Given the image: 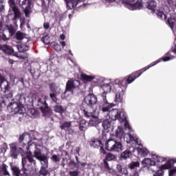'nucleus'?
I'll list each match as a JSON object with an SVG mask.
<instances>
[{
  "label": "nucleus",
  "instance_id": "4",
  "mask_svg": "<svg viewBox=\"0 0 176 176\" xmlns=\"http://www.w3.org/2000/svg\"><path fill=\"white\" fill-rule=\"evenodd\" d=\"M130 76V74L126 76L125 78H117L115 80L116 85H118V92L116 94V98L115 102H123V95L124 94V91H123V89H122V86L124 89H127V85H130L131 83L127 82V79Z\"/></svg>",
  "mask_w": 176,
  "mask_h": 176
},
{
  "label": "nucleus",
  "instance_id": "18",
  "mask_svg": "<svg viewBox=\"0 0 176 176\" xmlns=\"http://www.w3.org/2000/svg\"><path fill=\"white\" fill-rule=\"evenodd\" d=\"M58 89V87L56 85V83L52 82L50 84V90L51 91V94H50V97L52 100L54 102H57V90Z\"/></svg>",
  "mask_w": 176,
  "mask_h": 176
},
{
  "label": "nucleus",
  "instance_id": "13",
  "mask_svg": "<svg viewBox=\"0 0 176 176\" xmlns=\"http://www.w3.org/2000/svg\"><path fill=\"white\" fill-rule=\"evenodd\" d=\"M34 0H23L21 3L23 12L25 13V17H30V14L32 12L31 11V5Z\"/></svg>",
  "mask_w": 176,
  "mask_h": 176
},
{
  "label": "nucleus",
  "instance_id": "26",
  "mask_svg": "<svg viewBox=\"0 0 176 176\" xmlns=\"http://www.w3.org/2000/svg\"><path fill=\"white\" fill-rule=\"evenodd\" d=\"M80 80L84 82V83H87V82H91L94 79V76H89L85 73H81L80 75Z\"/></svg>",
  "mask_w": 176,
  "mask_h": 176
},
{
  "label": "nucleus",
  "instance_id": "30",
  "mask_svg": "<svg viewBox=\"0 0 176 176\" xmlns=\"http://www.w3.org/2000/svg\"><path fill=\"white\" fill-rule=\"evenodd\" d=\"M68 1L67 2V6H72L69 7V9H74V8H76L78 7V5H79V3H81L82 1H80V0H66Z\"/></svg>",
  "mask_w": 176,
  "mask_h": 176
},
{
  "label": "nucleus",
  "instance_id": "38",
  "mask_svg": "<svg viewBox=\"0 0 176 176\" xmlns=\"http://www.w3.org/2000/svg\"><path fill=\"white\" fill-rule=\"evenodd\" d=\"M104 160L107 162H112L113 160H116V155L113 154L112 153H108L107 154L106 153V157L104 158Z\"/></svg>",
  "mask_w": 176,
  "mask_h": 176
},
{
  "label": "nucleus",
  "instance_id": "36",
  "mask_svg": "<svg viewBox=\"0 0 176 176\" xmlns=\"http://www.w3.org/2000/svg\"><path fill=\"white\" fill-rule=\"evenodd\" d=\"M112 123V121L109 119H106L102 122V127L104 130H108V129H111V124Z\"/></svg>",
  "mask_w": 176,
  "mask_h": 176
},
{
  "label": "nucleus",
  "instance_id": "25",
  "mask_svg": "<svg viewBox=\"0 0 176 176\" xmlns=\"http://www.w3.org/2000/svg\"><path fill=\"white\" fill-rule=\"evenodd\" d=\"M170 165L168 164V162H166V164H164L161 166L160 169L158 170L154 176H163L164 174V171L163 170H168V168H170Z\"/></svg>",
  "mask_w": 176,
  "mask_h": 176
},
{
  "label": "nucleus",
  "instance_id": "46",
  "mask_svg": "<svg viewBox=\"0 0 176 176\" xmlns=\"http://www.w3.org/2000/svg\"><path fill=\"white\" fill-rule=\"evenodd\" d=\"M102 166L105 171H111V166H109V164H108V161L104 160Z\"/></svg>",
  "mask_w": 176,
  "mask_h": 176
},
{
  "label": "nucleus",
  "instance_id": "16",
  "mask_svg": "<svg viewBox=\"0 0 176 176\" xmlns=\"http://www.w3.org/2000/svg\"><path fill=\"white\" fill-rule=\"evenodd\" d=\"M27 162H29L30 164H34V166L36 164V160L34 159V155H32V153H31V151H29V154L22 158V166L23 167H28L31 170L30 166H28V164L26 165Z\"/></svg>",
  "mask_w": 176,
  "mask_h": 176
},
{
  "label": "nucleus",
  "instance_id": "59",
  "mask_svg": "<svg viewBox=\"0 0 176 176\" xmlns=\"http://www.w3.org/2000/svg\"><path fill=\"white\" fill-rule=\"evenodd\" d=\"M69 175H71V176H78V175H79V172L76 171V170H75V171H70L69 172Z\"/></svg>",
  "mask_w": 176,
  "mask_h": 176
},
{
  "label": "nucleus",
  "instance_id": "57",
  "mask_svg": "<svg viewBox=\"0 0 176 176\" xmlns=\"http://www.w3.org/2000/svg\"><path fill=\"white\" fill-rule=\"evenodd\" d=\"M112 109V107H102V112H109Z\"/></svg>",
  "mask_w": 176,
  "mask_h": 176
},
{
  "label": "nucleus",
  "instance_id": "2",
  "mask_svg": "<svg viewBox=\"0 0 176 176\" xmlns=\"http://www.w3.org/2000/svg\"><path fill=\"white\" fill-rule=\"evenodd\" d=\"M170 60H171V57L170 56H162L159 60L151 63L148 65L146 66L144 68L138 70L135 72H133L132 74H130V76L126 79L127 83H133L134 80H135L137 78H140V76H141V74H144L145 71L149 69V68H151V67H154V65H156V64H159V63H160L161 61L166 62V61H170Z\"/></svg>",
  "mask_w": 176,
  "mask_h": 176
},
{
  "label": "nucleus",
  "instance_id": "42",
  "mask_svg": "<svg viewBox=\"0 0 176 176\" xmlns=\"http://www.w3.org/2000/svg\"><path fill=\"white\" fill-rule=\"evenodd\" d=\"M76 164L77 166V168H79V167H80V166H82V167H86L87 163L86 162H80V161L79 160V157L78 156H76Z\"/></svg>",
  "mask_w": 176,
  "mask_h": 176
},
{
  "label": "nucleus",
  "instance_id": "50",
  "mask_svg": "<svg viewBox=\"0 0 176 176\" xmlns=\"http://www.w3.org/2000/svg\"><path fill=\"white\" fill-rule=\"evenodd\" d=\"M29 116L31 118H35V116H36L37 113H36V110H35V109H31L29 110Z\"/></svg>",
  "mask_w": 176,
  "mask_h": 176
},
{
  "label": "nucleus",
  "instance_id": "6",
  "mask_svg": "<svg viewBox=\"0 0 176 176\" xmlns=\"http://www.w3.org/2000/svg\"><path fill=\"white\" fill-rule=\"evenodd\" d=\"M105 149L110 152H120L123 151V144L113 139H109L105 143Z\"/></svg>",
  "mask_w": 176,
  "mask_h": 176
},
{
  "label": "nucleus",
  "instance_id": "49",
  "mask_svg": "<svg viewBox=\"0 0 176 176\" xmlns=\"http://www.w3.org/2000/svg\"><path fill=\"white\" fill-rule=\"evenodd\" d=\"M70 126H71V122H67L63 123L60 126V129L62 130H65V129H69Z\"/></svg>",
  "mask_w": 176,
  "mask_h": 176
},
{
  "label": "nucleus",
  "instance_id": "24",
  "mask_svg": "<svg viewBox=\"0 0 176 176\" xmlns=\"http://www.w3.org/2000/svg\"><path fill=\"white\" fill-rule=\"evenodd\" d=\"M119 115V109H113L109 111V118L111 120H118V116Z\"/></svg>",
  "mask_w": 176,
  "mask_h": 176
},
{
  "label": "nucleus",
  "instance_id": "12",
  "mask_svg": "<svg viewBox=\"0 0 176 176\" xmlns=\"http://www.w3.org/2000/svg\"><path fill=\"white\" fill-rule=\"evenodd\" d=\"M10 154L11 157L13 159H17L19 155H23L24 153V150L23 148H17V144L16 143H12L10 144Z\"/></svg>",
  "mask_w": 176,
  "mask_h": 176
},
{
  "label": "nucleus",
  "instance_id": "11",
  "mask_svg": "<svg viewBox=\"0 0 176 176\" xmlns=\"http://www.w3.org/2000/svg\"><path fill=\"white\" fill-rule=\"evenodd\" d=\"M83 102L89 108H94V105L98 102V98L94 94H88L84 98Z\"/></svg>",
  "mask_w": 176,
  "mask_h": 176
},
{
  "label": "nucleus",
  "instance_id": "3",
  "mask_svg": "<svg viewBox=\"0 0 176 176\" xmlns=\"http://www.w3.org/2000/svg\"><path fill=\"white\" fill-rule=\"evenodd\" d=\"M8 5L10 7V12L14 13V17L12 18L13 21H17V19L20 20V28H23V26L25 24V18L21 16V11L20 8L16 4V0H8Z\"/></svg>",
  "mask_w": 176,
  "mask_h": 176
},
{
  "label": "nucleus",
  "instance_id": "32",
  "mask_svg": "<svg viewBox=\"0 0 176 176\" xmlns=\"http://www.w3.org/2000/svg\"><path fill=\"white\" fill-rule=\"evenodd\" d=\"M18 51L19 53H24L25 52H28L30 50V46L26 44H21L17 46Z\"/></svg>",
  "mask_w": 176,
  "mask_h": 176
},
{
  "label": "nucleus",
  "instance_id": "9",
  "mask_svg": "<svg viewBox=\"0 0 176 176\" xmlns=\"http://www.w3.org/2000/svg\"><path fill=\"white\" fill-rule=\"evenodd\" d=\"M7 109L12 115H16V113L23 115L24 113V107L16 102H10Z\"/></svg>",
  "mask_w": 176,
  "mask_h": 176
},
{
  "label": "nucleus",
  "instance_id": "52",
  "mask_svg": "<svg viewBox=\"0 0 176 176\" xmlns=\"http://www.w3.org/2000/svg\"><path fill=\"white\" fill-rule=\"evenodd\" d=\"M68 166H69L70 167H75L76 168H78V166L76 165V162H75L74 160H70V161L68 163Z\"/></svg>",
  "mask_w": 176,
  "mask_h": 176
},
{
  "label": "nucleus",
  "instance_id": "45",
  "mask_svg": "<svg viewBox=\"0 0 176 176\" xmlns=\"http://www.w3.org/2000/svg\"><path fill=\"white\" fill-rule=\"evenodd\" d=\"M52 45L56 52H61V45H60L57 42L52 43Z\"/></svg>",
  "mask_w": 176,
  "mask_h": 176
},
{
  "label": "nucleus",
  "instance_id": "15",
  "mask_svg": "<svg viewBox=\"0 0 176 176\" xmlns=\"http://www.w3.org/2000/svg\"><path fill=\"white\" fill-rule=\"evenodd\" d=\"M104 91L102 94V98L103 100V104L102 105V107H111V108H113L114 105L112 103L108 102V100H107V94L111 91V86L107 85L106 87H104Z\"/></svg>",
  "mask_w": 176,
  "mask_h": 176
},
{
  "label": "nucleus",
  "instance_id": "64",
  "mask_svg": "<svg viewBox=\"0 0 176 176\" xmlns=\"http://www.w3.org/2000/svg\"><path fill=\"white\" fill-rule=\"evenodd\" d=\"M176 173V169H172L169 170V176H172L174 175V174H175Z\"/></svg>",
  "mask_w": 176,
  "mask_h": 176
},
{
  "label": "nucleus",
  "instance_id": "54",
  "mask_svg": "<svg viewBox=\"0 0 176 176\" xmlns=\"http://www.w3.org/2000/svg\"><path fill=\"white\" fill-rule=\"evenodd\" d=\"M124 128L127 130H131V126H130V123H129V121L126 120L125 122H124Z\"/></svg>",
  "mask_w": 176,
  "mask_h": 176
},
{
  "label": "nucleus",
  "instance_id": "10",
  "mask_svg": "<svg viewBox=\"0 0 176 176\" xmlns=\"http://www.w3.org/2000/svg\"><path fill=\"white\" fill-rule=\"evenodd\" d=\"M0 50L4 52L6 54H9L10 56H14V57H17L18 58H21L22 60H25L27 58V56H19L17 52H14V50L9 45H3L0 46Z\"/></svg>",
  "mask_w": 176,
  "mask_h": 176
},
{
  "label": "nucleus",
  "instance_id": "47",
  "mask_svg": "<svg viewBox=\"0 0 176 176\" xmlns=\"http://www.w3.org/2000/svg\"><path fill=\"white\" fill-rule=\"evenodd\" d=\"M51 160H52V162L54 163H58L60 162V160H61V158H60V157L57 155H53L51 157Z\"/></svg>",
  "mask_w": 176,
  "mask_h": 176
},
{
  "label": "nucleus",
  "instance_id": "31",
  "mask_svg": "<svg viewBox=\"0 0 176 176\" xmlns=\"http://www.w3.org/2000/svg\"><path fill=\"white\" fill-rule=\"evenodd\" d=\"M130 156H131V151L130 150H125L120 155L122 160H127Z\"/></svg>",
  "mask_w": 176,
  "mask_h": 176
},
{
  "label": "nucleus",
  "instance_id": "60",
  "mask_svg": "<svg viewBox=\"0 0 176 176\" xmlns=\"http://www.w3.org/2000/svg\"><path fill=\"white\" fill-rule=\"evenodd\" d=\"M95 124H96V121H94L93 120H90L88 123L89 127H91V126H94Z\"/></svg>",
  "mask_w": 176,
  "mask_h": 176
},
{
  "label": "nucleus",
  "instance_id": "48",
  "mask_svg": "<svg viewBox=\"0 0 176 176\" xmlns=\"http://www.w3.org/2000/svg\"><path fill=\"white\" fill-rule=\"evenodd\" d=\"M16 38L17 41H23L24 39V34L21 32H18L16 34Z\"/></svg>",
  "mask_w": 176,
  "mask_h": 176
},
{
  "label": "nucleus",
  "instance_id": "22",
  "mask_svg": "<svg viewBox=\"0 0 176 176\" xmlns=\"http://www.w3.org/2000/svg\"><path fill=\"white\" fill-rule=\"evenodd\" d=\"M157 6V3L155 0H150L146 3V8L151 10L152 13L156 12V7Z\"/></svg>",
  "mask_w": 176,
  "mask_h": 176
},
{
  "label": "nucleus",
  "instance_id": "51",
  "mask_svg": "<svg viewBox=\"0 0 176 176\" xmlns=\"http://www.w3.org/2000/svg\"><path fill=\"white\" fill-rule=\"evenodd\" d=\"M50 37H49V36L45 35L44 37H43L42 38V41L43 42V43H45V45H49V43H50Z\"/></svg>",
  "mask_w": 176,
  "mask_h": 176
},
{
  "label": "nucleus",
  "instance_id": "55",
  "mask_svg": "<svg viewBox=\"0 0 176 176\" xmlns=\"http://www.w3.org/2000/svg\"><path fill=\"white\" fill-rule=\"evenodd\" d=\"M175 163H176V159H170L168 161V164H169L170 167H171V166H174Z\"/></svg>",
  "mask_w": 176,
  "mask_h": 176
},
{
  "label": "nucleus",
  "instance_id": "1",
  "mask_svg": "<svg viewBox=\"0 0 176 176\" xmlns=\"http://www.w3.org/2000/svg\"><path fill=\"white\" fill-rule=\"evenodd\" d=\"M32 102L38 109H40L45 116H52L53 111L47 105L46 100L41 98L37 94H33L32 97Z\"/></svg>",
  "mask_w": 176,
  "mask_h": 176
},
{
  "label": "nucleus",
  "instance_id": "58",
  "mask_svg": "<svg viewBox=\"0 0 176 176\" xmlns=\"http://www.w3.org/2000/svg\"><path fill=\"white\" fill-rule=\"evenodd\" d=\"M50 28V23H49V22H45L44 23H43V28H44V30H47L48 28Z\"/></svg>",
  "mask_w": 176,
  "mask_h": 176
},
{
  "label": "nucleus",
  "instance_id": "35",
  "mask_svg": "<svg viewBox=\"0 0 176 176\" xmlns=\"http://www.w3.org/2000/svg\"><path fill=\"white\" fill-rule=\"evenodd\" d=\"M123 134H124V130L123 128L119 126L116 131V137L120 140H122Z\"/></svg>",
  "mask_w": 176,
  "mask_h": 176
},
{
  "label": "nucleus",
  "instance_id": "63",
  "mask_svg": "<svg viewBox=\"0 0 176 176\" xmlns=\"http://www.w3.org/2000/svg\"><path fill=\"white\" fill-rule=\"evenodd\" d=\"M29 71L32 76L34 78L35 76V69L30 68Z\"/></svg>",
  "mask_w": 176,
  "mask_h": 176
},
{
  "label": "nucleus",
  "instance_id": "19",
  "mask_svg": "<svg viewBox=\"0 0 176 176\" xmlns=\"http://www.w3.org/2000/svg\"><path fill=\"white\" fill-rule=\"evenodd\" d=\"M33 156L34 157H36L37 160H39V162L41 163L49 160L47 156H46L45 154H42V150H41L39 148L36 147Z\"/></svg>",
  "mask_w": 176,
  "mask_h": 176
},
{
  "label": "nucleus",
  "instance_id": "27",
  "mask_svg": "<svg viewBox=\"0 0 176 176\" xmlns=\"http://www.w3.org/2000/svg\"><path fill=\"white\" fill-rule=\"evenodd\" d=\"M117 120H118L120 123H124V122L127 120V114L126 112L119 111Z\"/></svg>",
  "mask_w": 176,
  "mask_h": 176
},
{
  "label": "nucleus",
  "instance_id": "44",
  "mask_svg": "<svg viewBox=\"0 0 176 176\" xmlns=\"http://www.w3.org/2000/svg\"><path fill=\"white\" fill-rule=\"evenodd\" d=\"M8 30L10 36H13V35H14V34H16V28H14V25H10L8 27Z\"/></svg>",
  "mask_w": 176,
  "mask_h": 176
},
{
  "label": "nucleus",
  "instance_id": "41",
  "mask_svg": "<svg viewBox=\"0 0 176 176\" xmlns=\"http://www.w3.org/2000/svg\"><path fill=\"white\" fill-rule=\"evenodd\" d=\"M156 15L158 19H160V20H166L167 19V15L164 14V12L157 10L156 12Z\"/></svg>",
  "mask_w": 176,
  "mask_h": 176
},
{
  "label": "nucleus",
  "instance_id": "39",
  "mask_svg": "<svg viewBox=\"0 0 176 176\" xmlns=\"http://www.w3.org/2000/svg\"><path fill=\"white\" fill-rule=\"evenodd\" d=\"M24 138H25V133H22L19 138V144L21 146H23V148H24V146L27 145V143H25Z\"/></svg>",
  "mask_w": 176,
  "mask_h": 176
},
{
  "label": "nucleus",
  "instance_id": "37",
  "mask_svg": "<svg viewBox=\"0 0 176 176\" xmlns=\"http://www.w3.org/2000/svg\"><path fill=\"white\" fill-rule=\"evenodd\" d=\"M166 23L168 25H169L171 30H174V25H175V19L169 17L166 21Z\"/></svg>",
  "mask_w": 176,
  "mask_h": 176
},
{
  "label": "nucleus",
  "instance_id": "17",
  "mask_svg": "<svg viewBox=\"0 0 176 176\" xmlns=\"http://www.w3.org/2000/svg\"><path fill=\"white\" fill-rule=\"evenodd\" d=\"M80 81L78 80H69L66 83L65 91H72L76 87H79Z\"/></svg>",
  "mask_w": 176,
  "mask_h": 176
},
{
  "label": "nucleus",
  "instance_id": "43",
  "mask_svg": "<svg viewBox=\"0 0 176 176\" xmlns=\"http://www.w3.org/2000/svg\"><path fill=\"white\" fill-rule=\"evenodd\" d=\"M140 166V162H132L129 165L128 167L131 170H134V168L138 167Z\"/></svg>",
  "mask_w": 176,
  "mask_h": 176
},
{
  "label": "nucleus",
  "instance_id": "56",
  "mask_svg": "<svg viewBox=\"0 0 176 176\" xmlns=\"http://www.w3.org/2000/svg\"><path fill=\"white\" fill-rule=\"evenodd\" d=\"M120 174L127 175V174H129V172L127 171V168H122V169H121V171L120 172Z\"/></svg>",
  "mask_w": 176,
  "mask_h": 176
},
{
  "label": "nucleus",
  "instance_id": "5",
  "mask_svg": "<svg viewBox=\"0 0 176 176\" xmlns=\"http://www.w3.org/2000/svg\"><path fill=\"white\" fill-rule=\"evenodd\" d=\"M0 87L1 91H3L6 97L7 98H13V91H12V87H10V82L8 81L6 78L0 74Z\"/></svg>",
  "mask_w": 176,
  "mask_h": 176
},
{
  "label": "nucleus",
  "instance_id": "28",
  "mask_svg": "<svg viewBox=\"0 0 176 176\" xmlns=\"http://www.w3.org/2000/svg\"><path fill=\"white\" fill-rule=\"evenodd\" d=\"M128 135L129 140L126 141L127 144H131L132 142L133 144H137V145H140V142H138L139 138L136 135L129 134Z\"/></svg>",
  "mask_w": 176,
  "mask_h": 176
},
{
  "label": "nucleus",
  "instance_id": "21",
  "mask_svg": "<svg viewBox=\"0 0 176 176\" xmlns=\"http://www.w3.org/2000/svg\"><path fill=\"white\" fill-rule=\"evenodd\" d=\"M82 115L87 119H98V116L96 115V110L90 111L86 109H81Z\"/></svg>",
  "mask_w": 176,
  "mask_h": 176
},
{
  "label": "nucleus",
  "instance_id": "8",
  "mask_svg": "<svg viewBox=\"0 0 176 176\" xmlns=\"http://www.w3.org/2000/svg\"><path fill=\"white\" fill-rule=\"evenodd\" d=\"M122 3H126L130 10H140L142 8V0H119Z\"/></svg>",
  "mask_w": 176,
  "mask_h": 176
},
{
  "label": "nucleus",
  "instance_id": "62",
  "mask_svg": "<svg viewBox=\"0 0 176 176\" xmlns=\"http://www.w3.org/2000/svg\"><path fill=\"white\" fill-rule=\"evenodd\" d=\"M1 41H8V38H6V35L3 34L2 36L0 35V42Z\"/></svg>",
  "mask_w": 176,
  "mask_h": 176
},
{
  "label": "nucleus",
  "instance_id": "33",
  "mask_svg": "<svg viewBox=\"0 0 176 176\" xmlns=\"http://www.w3.org/2000/svg\"><path fill=\"white\" fill-rule=\"evenodd\" d=\"M153 159L155 160V163H163V162H166L167 160V158L162 156H159L156 154L153 155Z\"/></svg>",
  "mask_w": 176,
  "mask_h": 176
},
{
  "label": "nucleus",
  "instance_id": "7",
  "mask_svg": "<svg viewBox=\"0 0 176 176\" xmlns=\"http://www.w3.org/2000/svg\"><path fill=\"white\" fill-rule=\"evenodd\" d=\"M11 171H12L13 176H30L31 175V168L28 166H22V170H20L19 167L14 166L11 167Z\"/></svg>",
  "mask_w": 176,
  "mask_h": 176
},
{
  "label": "nucleus",
  "instance_id": "53",
  "mask_svg": "<svg viewBox=\"0 0 176 176\" xmlns=\"http://www.w3.org/2000/svg\"><path fill=\"white\" fill-rule=\"evenodd\" d=\"M56 19L58 20V21H63V20H64V14H56Z\"/></svg>",
  "mask_w": 176,
  "mask_h": 176
},
{
  "label": "nucleus",
  "instance_id": "29",
  "mask_svg": "<svg viewBox=\"0 0 176 176\" xmlns=\"http://www.w3.org/2000/svg\"><path fill=\"white\" fill-rule=\"evenodd\" d=\"M142 164L145 166V167H151V166H155L156 164V162L155 161H152L151 159L149 158H144L142 161Z\"/></svg>",
  "mask_w": 176,
  "mask_h": 176
},
{
  "label": "nucleus",
  "instance_id": "14",
  "mask_svg": "<svg viewBox=\"0 0 176 176\" xmlns=\"http://www.w3.org/2000/svg\"><path fill=\"white\" fill-rule=\"evenodd\" d=\"M89 144L91 148H100V152L103 155L107 154V151H105V149L104 148V144H102L101 140L98 138H92L89 142Z\"/></svg>",
  "mask_w": 176,
  "mask_h": 176
},
{
  "label": "nucleus",
  "instance_id": "20",
  "mask_svg": "<svg viewBox=\"0 0 176 176\" xmlns=\"http://www.w3.org/2000/svg\"><path fill=\"white\" fill-rule=\"evenodd\" d=\"M49 160L41 162V170L38 176H49Z\"/></svg>",
  "mask_w": 176,
  "mask_h": 176
},
{
  "label": "nucleus",
  "instance_id": "23",
  "mask_svg": "<svg viewBox=\"0 0 176 176\" xmlns=\"http://www.w3.org/2000/svg\"><path fill=\"white\" fill-rule=\"evenodd\" d=\"M54 111L56 112V113H60L62 118H64V116H63V114L67 112V108L60 104H56L55 106H54Z\"/></svg>",
  "mask_w": 176,
  "mask_h": 176
},
{
  "label": "nucleus",
  "instance_id": "61",
  "mask_svg": "<svg viewBox=\"0 0 176 176\" xmlns=\"http://www.w3.org/2000/svg\"><path fill=\"white\" fill-rule=\"evenodd\" d=\"M5 10V5H3V1L0 2V12H3Z\"/></svg>",
  "mask_w": 176,
  "mask_h": 176
},
{
  "label": "nucleus",
  "instance_id": "40",
  "mask_svg": "<svg viewBox=\"0 0 176 176\" xmlns=\"http://www.w3.org/2000/svg\"><path fill=\"white\" fill-rule=\"evenodd\" d=\"M1 173L4 176H10V173H9V171L8 170V165L6 164H2Z\"/></svg>",
  "mask_w": 176,
  "mask_h": 176
},
{
  "label": "nucleus",
  "instance_id": "34",
  "mask_svg": "<svg viewBox=\"0 0 176 176\" xmlns=\"http://www.w3.org/2000/svg\"><path fill=\"white\" fill-rule=\"evenodd\" d=\"M87 123V121L86 120H81L79 123V130L80 131H86L87 130V126L86 124Z\"/></svg>",
  "mask_w": 176,
  "mask_h": 176
}]
</instances>
